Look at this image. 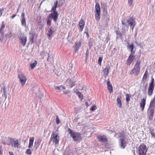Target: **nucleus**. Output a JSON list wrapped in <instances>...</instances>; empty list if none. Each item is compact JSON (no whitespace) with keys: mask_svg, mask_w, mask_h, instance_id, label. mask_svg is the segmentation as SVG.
<instances>
[{"mask_svg":"<svg viewBox=\"0 0 155 155\" xmlns=\"http://www.w3.org/2000/svg\"><path fill=\"white\" fill-rule=\"evenodd\" d=\"M141 68V61L139 60H137L135 64L134 68L131 70L130 74L137 76L140 73Z\"/></svg>","mask_w":155,"mask_h":155,"instance_id":"1","label":"nucleus"},{"mask_svg":"<svg viewBox=\"0 0 155 155\" xmlns=\"http://www.w3.org/2000/svg\"><path fill=\"white\" fill-rule=\"evenodd\" d=\"M8 141L7 144L9 145H11L12 147L15 148H18L19 146L20 145V142L19 141L18 139H15L9 137Z\"/></svg>","mask_w":155,"mask_h":155,"instance_id":"2","label":"nucleus"},{"mask_svg":"<svg viewBox=\"0 0 155 155\" xmlns=\"http://www.w3.org/2000/svg\"><path fill=\"white\" fill-rule=\"evenodd\" d=\"M147 148L146 146L144 143H142L140 145L137 152L138 155H147Z\"/></svg>","mask_w":155,"mask_h":155,"instance_id":"3","label":"nucleus"},{"mask_svg":"<svg viewBox=\"0 0 155 155\" xmlns=\"http://www.w3.org/2000/svg\"><path fill=\"white\" fill-rule=\"evenodd\" d=\"M68 131L70 134V136L73 138V140L77 141L81 139V134L77 132H74L70 128H68Z\"/></svg>","mask_w":155,"mask_h":155,"instance_id":"4","label":"nucleus"},{"mask_svg":"<svg viewBox=\"0 0 155 155\" xmlns=\"http://www.w3.org/2000/svg\"><path fill=\"white\" fill-rule=\"evenodd\" d=\"M95 20L99 21L101 18V9L100 5L98 3L96 4L95 6Z\"/></svg>","mask_w":155,"mask_h":155,"instance_id":"5","label":"nucleus"},{"mask_svg":"<svg viewBox=\"0 0 155 155\" xmlns=\"http://www.w3.org/2000/svg\"><path fill=\"white\" fill-rule=\"evenodd\" d=\"M51 139L55 145H57L58 144L59 140V137L58 135L57 131L52 132Z\"/></svg>","mask_w":155,"mask_h":155,"instance_id":"6","label":"nucleus"},{"mask_svg":"<svg viewBox=\"0 0 155 155\" xmlns=\"http://www.w3.org/2000/svg\"><path fill=\"white\" fill-rule=\"evenodd\" d=\"M154 88V79L152 78L151 80L150 83L149 85L148 91V94L149 96H151L153 94V92Z\"/></svg>","mask_w":155,"mask_h":155,"instance_id":"7","label":"nucleus"},{"mask_svg":"<svg viewBox=\"0 0 155 155\" xmlns=\"http://www.w3.org/2000/svg\"><path fill=\"white\" fill-rule=\"evenodd\" d=\"M18 77L22 86H23L27 80L26 77L23 74H20L18 75Z\"/></svg>","mask_w":155,"mask_h":155,"instance_id":"8","label":"nucleus"},{"mask_svg":"<svg viewBox=\"0 0 155 155\" xmlns=\"http://www.w3.org/2000/svg\"><path fill=\"white\" fill-rule=\"evenodd\" d=\"M48 18H51L53 19L55 22H56L58 17V12L53 11L52 13H50L48 16Z\"/></svg>","mask_w":155,"mask_h":155,"instance_id":"9","label":"nucleus"},{"mask_svg":"<svg viewBox=\"0 0 155 155\" xmlns=\"http://www.w3.org/2000/svg\"><path fill=\"white\" fill-rule=\"evenodd\" d=\"M127 22L131 27L132 29L133 30L136 25L135 19L130 17L127 20Z\"/></svg>","mask_w":155,"mask_h":155,"instance_id":"10","label":"nucleus"},{"mask_svg":"<svg viewBox=\"0 0 155 155\" xmlns=\"http://www.w3.org/2000/svg\"><path fill=\"white\" fill-rule=\"evenodd\" d=\"M134 57L135 56L134 55V54L131 53L127 61V64L128 65H130L133 61Z\"/></svg>","mask_w":155,"mask_h":155,"instance_id":"11","label":"nucleus"},{"mask_svg":"<svg viewBox=\"0 0 155 155\" xmlns=\"http://www.w3.org/2000/svg\"><path fill=\"white\" fill-rule=\"evenodd\" d=\"M82 45V42L81 40L79 41H76L74 46V48L75 49V52H78L79 48H80Z\"/></svg>","mask_w":155,"mask_h":155,"instance_id":"12","label":"nucleus"},{"mask_svg":"<svg viewBox=\"0 0 155 155\" xmlns=\"http://www.w3.org/2000/svg\"><path fill=\"white\" fill-rule=\"evenodd\" d=\"M146 97L145 98H143L140 101V107L142 111H143L145 107L146 104Z\"/></svg>","mask_w":155,"mask_h":155,"instance_id":"13","label":"nucleus"},{"mask_svg":"<svg viewBox=\"0 0 155 155\" xmlns=\"http://www.w3.org/2000/svg\"><path fill=\"white\" fill-rule=\"evenodd\" d=\"M155 108V96L151 100L150 104L149 110L153 109L154 110Z\"/></svg>","mask_w":155,"mask_h":155,"instance_id":"14","label":"nucleus"},{"mask_svg":"<svg viewBox=\"0 0 155 155\" xmlns=\"http://www.w3.org/2000/svg\"><path fill=\"white\" fill-rule=\"evenodd\" d=\"M97 137L100 141L105 142L107 141V139L105 135H98Z\"/></svg>","mask_w":155,"mask_h":155,"instance_id":"15","label":"nucleus"},{"mask_svg":"<svg viewBox=\"0 0 155 155\" xmlns=\"http://www.w3.org/2000/svg\"><path fill=\"white\" fill-rule=\"evenodd\" d=\"M55 31L54 28L53 27H51L49 29L48 32V33L47 34V36H48V38L50 39L51 38L52 35L53 34Z\"/></svg>","mask_w":155,"mask_h":155,"instance_id":"16","label":"nucleus"},{"mask_svg":"<svg viewBox=\"0 0 155 155\" xmlns=\"http://www.w3.org/2000/svg\"><path fill=\"white\" fill-rule=\"evenodd\" d=\"M19 39L20 41V43L21 45L23 46H25L27 42L26 37L24 36H22Z\"/></svg>","mask_w":155,"mask_h":155,"instance_id":"17","label":"nucleus"},{"mask_svg":"<svg viewBox=\"0 0 155 155\" xmlns=\"http://www.w3.org/2000/svg\"><path fill=\"white\" fill-rule=\"evenodd\" d=\"M110 68V66L107 65L106 68L103 70V72L105 77H106V76L108 75Z\"/></svg>","mask_w":155,"mask_h":155,"instance_id":"18","label":"nucleus"},{"mask_svg":"<svg viewBox=\"0 0 155 155\" xmlns=\"http://www.w3.org/2000/svg\"><path fill=\"white\" fill-rule=\"evenodd\" d=\"M85 25V22L83 20H81L79 22V25L80 28V31H82Z\"/></svg>","mask_w":155,"mask_h":155,"instance_id":"19","label":"nucleus"},{"mask_svg":"<svg viewBox=\"0 0 155 155\" xmlns=\"http://www.w3.org/2000/svg\"><path fill=\"white\" fill-rule=\"evenodd\" d=\"M107 88L109 92L110 93H112L113 91V87L112 84L110 83L109 81L107 82Z\"/></svg>","mask_w":155,"mask_h":155,"instance_id":"20","label":"nucleus"},{"mask_svg":"<svg viewBox=\"0 0 155 155\" xmlns=\"http://www.w3.org/2000/svg\"><path fill=\"white\" fill-rule=\"evenodd\" d=\"M34 140V137H30V138L29 143L28 146L29 148H30L33 146Z\"/></svg>","mask_w":155,"mask_h":155,"instance_id":"21","label":"nucleus"},{"mask_svg":"<svg viewBox=\"0 0 155 155\" xmlns=\"http://www.w3.org/2000/svg\"><path fill=\"white\" fill-rule=\"evenodd\" d=\"M150 116L149 118L150 120H152L153 118V115L154 114V110L153 109L149 110Z\"/></svg>","mask_w":155,"mask_h":155,"instance_id":"22","label":"nucleus"},{"mask_svg":"<svg viewBox=\"0 0 155 155\" xmlns=\"http://www.w3.org/2000/svg\"><path fill=\"white\" fill-rule=\"evenodd\" d=\"M120 142L121 146L122 147L124 148L125 147L126 142L125 141V138H122L120 139Z\"/></svg>","mask_w":155,"mask_h":155,"instance_id":"23","label":"nucleus"},{"mask_svg":"<svg viewBox=\"0 0 155 155\" xmlns=\"http://www.w3.org/2000/svg\"><path fill=\"white\" fill-rule=\"evenodd\" d=\"M148 71L147 69L146 70L142 79V81H146L147 79V75H148Z\"/></svg>","mask_w":155,"mask_h":155,"instance_id":"24","label":"nucleus"},{"mask_svg":"<svg viewBox=\"0 0 155 155\" xmlns=\"http://www.w3.org/2000/svg\"><path fill=\"white\" fill-rule=\"evenodd\" d=\"M121 97L120 96L118 97L117 100V103L118 105V106L120 108H121L122 107V103L121 100Z\"/></svg>","mask_w":155,"mask_h":155,"instance_id":"25","label":"nucleus"},{"mask_svg":"<svg viewBox=\"0 0 155 155\" xmlns=\"http://www.w3.org/2000/svg\"><path fill=\"white\" fill-rule=\"evenodd\" d=\"M5 25L4 23V21H2V24L1 25V28H0V33H1L2 34V35H3V32L2 31V30L4 28H5Z\"/></svg>","mask_w":155,"mask_h":155,"instance_id":"26","label":"nucleus"},{"mask_svg":"<svg viewBox=\"0 0 155 155\" xmlns=\"http://www.w3.org/2000/svg\"><path fill=\"white\" fill-rule=\"evenodd\" d=\"M37 61H35V62L33 63L30 64V67L31 69H33L36 66L37 64Z\"/></svg>","mask_w":155,"mask_h":155,"instance_id":"27","label":"nucleus"},{"mask_svg":"<svg viewBox=\"0 0 155 155\" xmlns=\"http://www.w3.org/2000/svg\"><path fill=\"white\" fill-rule=\"evenodd\" d=\"M21 22L22 25L24 26L25 27H26V24L25 19H21Z\"/></svg>","mask_w":155,"mask_h":155,"instance_id":"28","label":"nucleus"},{"mask_svg":"<svg viewBox=\"0 0 155 155\" xmlns=\"http://www.w3.org/2000/svg\"><path fill=\"white\" fill-rule=\"evenodd\" d=\"M128 48L130 49L131 53L134 54V52L133 51L134 45H131L130 46H128Z\"/></svg>","mask_w":155,"mask_h":155,"instance_id":"29","label":"nucleus"},{"mask_svg":"<svg viewBox=\"0 0 155 155\" xmlns=\"http://www.w3.org/2000/svg\"><path fill=\"white\" fill-rule=\"evenodd\" d=\"M130 96L128 94H126V100L127 103H128L130 100Z\"/></svg>","mask_w":155,"mask_h":155,"instance_id":"30","label":"nucleus"},{"mask_svg":"<svg viewBox=\"0 0 155 155\" xmlns=\"http://www.w3.org/2000/svg\"><path fill=\"white\" fill-rule=\"evenodd\" d=\"M26 153L28 155H31L32 153L31 150L29 149H27L26 151Z\"/></svg>","mask_w":155,"mask_h":155,"instance_id":"31","label":"nucleus"},{"mask_svg":"<svg viewBox=\"0 0 155 155\" xmlns=\"http://www.w3.org/2000/svg\"><path fill=\"white\" fill-rule=\"evenodd\" d=\"M76 94L78 95L79 97L81 98V100L83 99V95L80 92H78Z\"/></svg>","mask_w":155,"mask_h":155,"instance_id":"32","label":"nucleus"},{"mask_svg":"<svg viewBox=\"0 0 155 155\" xmlns=\"http://www.w3.org/2000/svg\"><path fill=\"white\" fill-rule=\"evenodd\" d=\"M49 18L48 17L47 19V25L50 26L51 25V21Z\"/></svg>","mask_w":155,"mask_h":155,"instance_id":"33","label":"nucleus"},{"mask_svg":"<svg viewBox=\"0 0 155 155\" xmlns=\"http://www.w3.org/2000/svg\"><path fill=\"white\" fill-rule=\"evenodd\" d=\"M103 14L104 15H107V9L106 7L104 8Z\"/></svg>","mask_w":155,"mask_h":155,"instance_id":"34","label":"nucleus"},{"mask_svg":"<svg viewBox=\"0 0 155 155\" xmlns=\"http://www.w3.org/2000/svg\"><path fill=\"white\" fill-rule=\"evenodd\" d=\"M102 60V57H99L98 60V63L100 66H101V62Z\"/></svg>","mask_w":155,"mask_h":155,"instance_id":"35","label":"nucleus"},{"mask_svg":"<svg viewBox=\"0 0 155 155\" xmlns=\"http://www.w3.org/2000/svg\"><path fill=\"white\" fill-rule=\"evenodd\" d=\"M71 81V79L70 78H68L65 81V83H68V84H70Z\"/></svg>","mask_w":155,"mask_h":155,"instance_id":"36","label":"nucleus"},{"mask_svg":"<svg viewBox=\"0 0 155 155\" xmlns=\"http://www.w3.org/2000/svg\"><path fill=\"white\" fill-rule=\"evenodd\" d=\"M97 109V106L96 105H94L93 107L91 108V111H94V110Z\"/></svg>","mask_w":155,"mask_h":155,"instance_id":"37","label":"nucleus"},{"mask_svg":"<svg viewBox=\"0 0 155 155\" xmlns=\"http://www.w3.org/2000/svg\"><path fill=\"white\" fill-rule=\"evenodd\" d=\"M133 2V0H128V4L129 6H131Z\"/></svg>","mask_w":155,"mask_h":155,"instance_id":"38","label":"nucleus"},{"mask_svg":"<svg viewBox=\"0 0 155 155\" xmlns=\"http://www.w3.org/2000/svg\"><path fill=\"white\" fill-rule=\"evenodd\" d=\"M48 54V58H47V61H50L51 62V58L50 57L49 54Z\"/></svg>","mask_w":155,"mask_h":155,"instance_id":"39","label":"nucleus"},{"mask_svg":"<svg viewBox=\"0 0 155 155\" xmlns=\"http://www.w3.org/2000/svg\"><path fill=\"white\" fill-rule=\"evenodd\" d=\"M58 1H56V2L54 3V6L56 7H58L59 6H58Z\"/></svg>","mask_w":155,"mask_h":155,"instance_id":"40","label":"nucleus"},{"mask_svg":"<svg viewBox=\"0 0 155 155\" xmlns=\"http://www.w3.org/2000/svg\"><path fill=\"white\" fill-rule=\"evenodd\" d=\"M70 86L71 87V88L73 87L74 85H75V82H73L72 83H70Z\"/></svg>","mask_w":155,"mask_h":155,"instance_id":"41","label":"nucleus"},{"mask_svg":"<svg viewBox=\"0 0 155 155\" xmlns=\"http://www.w3.org/2000/svg\"><path fill=\"white\" fill-rule=\"evenodd\" d=\"M56 122L57 124H59L60 123V120L58 116L56 117Z\"/></svg>","mask_w":155,"mask_h":155,"instance_id":"42","label":"nucleus"},{"mask_svg":"<svg viewBox=\"0 0 155 155\" xmlns=\"http://www.w3.org/2000/svg\"><path fill=\"white\" fill-rule=\"evenodd\" d=\"M3 93H4V95L5 96V97L6 98V94L5 89V88H4L3 89Z\"/></svg>","mask_w":155,"mask_h":155,"instance_id":"43","label":"nucleus"},{"mask_svg":"<svg viewBox=\"0 0 155 155\" xmlns=\"http://www.w3.org/2000/svg\"><path fill=\"white\" fill-rule=\"evenodd\" d=\"M3 10L4 9L3 8H0V16H1L2 15L3 12Z\"/></svg>","mask_w":155,"mask_h":155,"instance_id":"44","label":"nucleus"},{"mask_svg":"<svg viewBox=\"0 0 155 155\" xmlns=\"http://www.w3.org/2000/svg\"><path fill=\"white\" fill-rule=\"evenodd\" d=\"M56 8H57L56 7L53 6V7L52 8V9H51L53 11H53L56 12Z\"/></svg>","mask_w":155,"mask_h":155,"instance_id":"45","label":"nucleus"},{"mask_svg":"<svg viewBox=\"0 0 155 155\" xmlns=\"http://www.w3.org/2000/svg\"><path fill=\"white\" fill-rule=\"evenodd\" d=\"M124 136V132H123V133H121L120 134V137H123Z\"/></svg>","mask_w":155,"mask_h":155,"instance_id":"46","label":"nucleus"},{"mask_svg":"<svg viewBox=\"0 0 155 155\" xmlns=\"http://www.w3.org/2000/svg\"><path fill=\"white\" fill-rule=\"evenodd\" d=\"M2 147L0 145V154H2Z\"/></svg>","mask_w":155,"mask_h":155,"instance_id":"47","label":"nucleus"},{"mask_svg":"<svg viewBox=\"0 0 155 155\" xmlns=\"http://www.w3.org/2000/svg\"><path fill=\"white\" fill-rule=\"evenodd\" d=\"M21 19H25V13H22L21 15Z\"/></svg>","mask_w":155,"mask_h":155,"instance_id":"48","label":"nucleus"},{"mask_svg":"<svg viewBox=\"0 0 155 155\" xmlns=\"http://www.w3.org/2000/svg\"><path fill=\"white\" fill-rule=\"evenodd\" d=\"M59 87V86H56L54 87L56 89H57V90H60V87Z\"/></svg>","mask_w":155,"mask_h":155,"instance_id":"49","label":"nucleus"},{"mask_svg":"<svg viewBox=\"0 0 155 155\" xmlns=\"http://www.w3.org/2000/svg\"><path fill=\"white\" fill-rule=\"evenodd\" d=\"M88 54H89L88 51V50H87V51L86 53V58L87 57Z\"/></svg>","mask_w":155,"mask_h":155,"instance_id":"50","label":"nucleus"},{"mask_svg":"<svg viewBox=\"0 0 155 155\" xmlns=\"http://www.w3.org/2000/svg\"><path fill=\"white\" fill-rule=\"evenodd\" d=\"M16 16V14H15L13 15L11 17V18H14Z\"/></svg>","mask_w":155,"mask_h":155,"instance_id":"51","label":"nucleus"},{"mask_svg":"<svg viewBox=\"0 0 155 155\" xmlns=\"http://www.w3.org/2000/svg\"><path fill=\"white\" fill-rule=\"evenodd\" d=\"M151 134L152 136L153 137H155V134L154 133L151 132Z\"/></svg>","mask_w":155,"mask_h":155,"instance_id":"52","label":"nucleus"},{"mask_svg":"<svg viewBox=\"0 0 155 155\" xmlns=\"http://www.w3.org/2000/svg\"><path fill=\"white\" fill-rule=\"evenodd\" d=\"M9 153L10 155H14L12 152H9Z\"/></svg>","mask_w":155,"mask_h":155,"instance_id":"53","label":"nucleus"},{"mask_svg":"<svg viewBox=\"0 0 155 155\" xmlns=\"http://www.w3.org/2000/svg\"><path fill=\"white\" fill-rule=\"evenodd\" d=\"M60 87H62V88L63 89H65V87L64 86H63L62 85H61V86H60Z\"/></svg>","mask_w":155,"mask_h":155,"instance_id":"54","label":"nucleus"},{"mask_svg":"<svg viewBox=\"0 0 155 155\" xmlns=\"http://www.w3.org/2000/svg\"><path fill=\"white\" fill-rule=\"evenodd\" d=\"M109 17H108V18H107V20H106V21H107V23H108V21H109Z\"/></svg>","mask_w":155,"mask_h":155,"instance_id":"55","label":"nucleus"},{"mask_svg":"<svg viewBox=\"0 0 155 155\" xmlns=\"http://www.w3.org/2000/svg\"><path fill=\"white\" fill-rule=\"evenodd\" d=\"M122 24L123 25H125V23L123 22V21H122Z\"/></svg>","mask_w":155,"mask_h":155,"instance_id":"56","label":"nucleus"},{"mask_svg":"<svg viewBox=\"0 0 155 155\" xmlns=\"http://www.w3.org/2000/svg\"><path fill=\"white\" fill-rule=\"evenodd\" d=\"M33 39H34V37H32L31 38V41H32L31 43H33Z\"/></svg>","mask_w":155,"mask_h":155,"instance_id":"57","label":"nucleus"},{"mask_svg":"<svg viewBox=\"0 0 155 155\" xmlns=\"http://www.w3.org/2000/svg\"><path fill=\"white\" fill-rule=\"evenodd\" d=\"M86 33L87 34V36L88 37L89 35L88 33L87 32H86Z\"/></svg>","mask_w":155,"mask_h":155,"instance_id":"58","label":"nucleus"},{"mask_svg":"<svg viewBox=\"0 0 155 155\" xmlns=\"http://www.w3.org/2000/svg\"><path fill=\"white\" fill-rule=\"evenodd\" d=\"M64 94H67V92H64Z\"/></svg>","mask_w":155,"mask_h":155,"instance_id":"59","label":"nucleus"},{"mask_svg":"<svg viewBox=\"0 0 155 155\" xmlns=\"http://www.w3.org/2000/svg\"><path fill=\"white\" fill-rule=\"evenodd\" d=\"M2 143H3L4 144H5L6 143L5 142H2Z\"/></svg>","mask_w":155,"mask_h":155,"instance_id":"60","label":"nucleus"},{"mask_svg":"<svg viewBox=\"0 0 155 155\" xmlns=\"http://www.w3.org/2000/svg\"><path fill=\"white\" fill-rule=\"evenodd\" d=\"M154 66L155 67V61L154 62Z\"/></svg>","mask_w":155,"mask_h":155,"instance_id":"61","label":"nucleus"},{"mask_svg":"<svg viewBox=\"0 0 155 155\" xmlns=\"http://www.w3.org/2000/svg\"><path fill=\"white\" fill-rule=\"evenodd\" d=\"M52 61L53 62L54 61H53V58H52Z\"/></svg>","mask_w":155,"mask_h":155,"instance_id":"62","label":"nucleus"},{"mask_svg":"<svg viewBox=\"0 0 155 155\" xmlns=\"http://www.w3.org/2000/svg\"><path fill=\"white\" fill-rule=\"evenodd\" d=\"M84 155H86V154H85Z\"/></svg>","mask_w":155,"mask_h":155,"instance_id":"63","label":"nucleus"}]
</instances>
